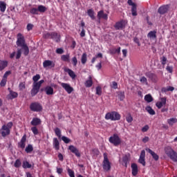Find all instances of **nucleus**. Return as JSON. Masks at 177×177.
<instances>
[{"label": "nucleus", "instance_id": "7ed1b4c3", "mask_svg": "<svg viewBox=\"0 0 177 177\" xmlns=\"http://www.w3.org/2000/svg\"><path fill=\"white\" fill-rule=\"evenodd\" d=\"M13 127V123L12 122H8L7 124L3 125L1 127V136L5 138L8 135H10V129Z\"/></svg>", "mask_w": 177, "mask_h": 177}, {"label": "nucleus", "instance_id": "c85d7f7f", "mask_svg": "<svg viewBox=\"0 0 177 177\" xmlns=\"http://www.w3.org/2000/svg\"><path fill=\"white\" fill-rule=\"evenodd\" d=\"M109 53L111 55H115V53H118V55H120L121 53V47H118V48H113L112 50H110Z\"/></svg>", "mask_w": 177, "mask_h": 177}, {"label": "nucleus", "instance_id": "864d4df0", "mask_svg": "<svg viewBox=\"0 0 177 177\" xmlns=\"http://www.w3.org/2000/svg\"><path fill=\"white\" fill-rule=\"evenodd\" d=\"M72 62L74 67L77 66V64H78V59H77V57H73L72 58Z\"/></svg>", "mask_w": 177, "mask_h": 177}, {"label": "nucleus", "instance_id": "c756f323", "mask_svg": "<svg viewBox=\"0 0 177 177\" xmlns=\"http://www.w3.org/2000/svg\"><path fill=\"white\" fill-rule=\"evenodd\" d=\"M6 67H8V61L0 60V71L4 70Z\"/></svg>", "mask_w": 177, "mask_h": 177}, {"label": "nucleus", "instance_id": "a19ab883", "mask_svg": "<svg viewBox=\"0 0 177 177\" xmlns=\"http://www.w3.org/2000/svg\"><path fill=\"white\" fill-rule=\"evenodd\" d=\"M23 168H31V164H30L28 161H24L22 165Z\"/></svg>", "mask_w": 177, "mask_h": 177}, {"label": "nucleus", "instance_id": "680f3d73", "mask_svg": "<svg viewBox=\"0 0 177 177\" xmlns=\"http://www.w3.org/2000/svg\"><path fill=\"white\" fill-rule=\"evenodd\" d=\"M19 57H21V49H18L17 50L16 59H19Z\"/></svg>", "mask_w": 177, "mask_h": 177}, {"label": "nucleus", "instance_id": "393cba45", "mask_svg": "<svg viewBox=\"0 0 177 177\" xmlns=\"http://www.w3.org/2000/svg\"><path fill=\"white\" fill-rule=\"evenodd\" d=\"M86 88H91L93 85V81H92V76L88 77V80L84 83Z\"/></svg>", "mask_w": 177, "mask_h": 177}, {"label": "nucleus", "instance_id": "b1692460", "mask_svg": "<svg viewBox=\"0 0 177 177\" xmlns=\"http://www.w3.org/2000/svg\"><path fill=\"white\" fill-rule=\"evenodd\" d=\"M44 91H45L46 95H53V93H54L53 88H52V86H46L44 88Z\"/></svg>", "mask_w": 177, "mask_h": 177}, {"label": "nucleus", "instance_id": "aec40b11", "mask_svg": "<svg viewBox=\"0 0 177 177\" xmlns=\"http://www.w3.org/2000/svg\"><path fill=\"white\" fill-rule=\"evenodd\" d=\"M131 169L133 176H136L138 172V165H136V163L131 164Z\"/></svg>", "mask_w": 177, "mask_h": 177}, {"label": "nucleus", "instance_id": "cd10ccee", "mask_svg": "<svg viewBox=\"0 0 177 177\" xmlns=\"http://www.w3.org/2000/svg\"><path fill=\"white\" fill-rule=\"evenodd\" d=\"M30 124H31V125H33L34 127H36V125H39V124H41V119H39L38 118H35L32 119Z\"/></svg>", "mask_w": 177, "mask_h": 177}, {"label": "nucleus", "instance_id": "ea45409f", "mask_svg": "<svg viewBox=\"0 0 177 177\" xmlns=\"http://www.w3.org/2000/svg\"><path fill=\"white\" fill-rule=\"evenodd\" d=\"M64 62H70V55H64L61 57Z\"/></svg>", "mask_w": 177, "mask_h": 177}, {"label": "nucleus", "instance_id": "dca6fc26", "mask_svg": "<svg viewBox=\"0 0 177 177\" xmlns=\"http://www.w3.org/2000/svg\"><path fill=\"white\" fill-rule=\"evenodd\" d=\"M156 31H150L147 37L151 40V41H156L157 39V36L156 35Z\"/></svg>", "mask_w": 177, "mask_h": 177}, {"label": "nucleus", "instance_id": "20e7f679", "mask_svg": "<svg viewBox=\"0 0 177 177\" xmlns=\"http://www.w3.org/2000/svg\"><path fill=\"white\" fill-rule=\"evenodd\" d=\"M105 119L111 120V121H118L121 120V115L118 112L112 111L105 115Z\"/></svg>", "mask_w": 177, "mask_h": 177}, {"label": "nucleus", "instance_id": "69168bd1", "mask_svg": "<svg viewBox=\"0 0 177 177\" xmlns=\"http://www.w3.org/2000/svg\"><path fill=\"white\" fill-rule=\"evenodd\" d=\"M166 70L169 73H172V71H174V67L167 66V68H166Z\"/></svg>", "mask_w": 177, "mask_h": 177}, {"label": "nucleus", "instance_id": "5fc2aeb1", "mask_svg": "<svg viewBox=\"0 0 177 177\" xmlns=\"http://www.w3.org/2000/svg\"><path fill=\"white\" fill-rule=\"evenodd\" d=\"M62 140H63V142H64V143H70L71 140L70 138L66 137V136H62Z\"/></svg>", "mask_w": 177, "mask_h": 177}, {"label": "nucleus", "instance_id": "72a5a7b5", "mask_svg": "<svg viewBox=\"0 0 177 177\" xmlns=\"http://www.w3.org/2000/svg\"><path fill=\"white\" fill-rule=\"evenodd\" d=\"M145 110H147V113L151 115H154L156 114V111H154V109H152L151 106H147Z\"/></svg>", "mask_w": 177, "mask_h": 177}, {"label": "nucleus", "instance_id": "0eeeda50", "mask_svg": "<svg viewBox=\"0 0 177 177\" xmlns=\"http://www.w3.org/2000/svg\"><path fill=\"white\" fill-rule=\"evenodd\" d=\"M17 38L16 41L17 46L21 47V46H24V45H26V40L24 39V36H23L21 33H18Z\"/></svg>", "mask_w": 177, "mask_h": 177}, {"label": "nucleus", "instance_id": "9b49d317", "mask_svg": "<svg viewBox=\"0 0 177 177\" xmlns=\"http://www.w3.org/2000/svg\"><path fill=\"white\" fill-rule=\"evenodd\" d=\"M145 157H146V151L145 150L141 151L138 162H140V164H142L143 167L146 165V161L145 160Z\"/></svg>", "mask_w": 177, "mask_h": 177}, {"label": "nucleus", "instance_id": "49530a36", "mask_svg": "<svg viewBox=\"0 0 177 177\" xmlns=\"http://www.w3.org/2000/svg\"><path fill=\"white\" fill-rule=\"evenodd\" d=\"M14 166L15 167V168H19V167H21V162L20 161V160L17 159L15 161Z\"/></svg>", "mask_w": 177, "mask_h": 177}, {"label": "nucleus", "instance_id": "603ef678", "mask_svg": "<svg viewBox=\"0 0 177 177\" xmlns=\"http://www.w3.org/2000/svg\"><path fill=\"white\" fill-rule=\"evenodd\" d=\"M6 82H8V79H5L3 77L0 82V86H5V85H6Z\"/></svg>", "mask_w": 177, "mask_h": 177}, {"label": "nucleus", "instance_id": "6e6552de", "mask_svg": "<svg viewBox=\"0 0 177 177\" xmlns=\"http://www.w3.org/2000/svg\"><path fill=\"white\" fill-rule=\"evenodd\" d=\"M30 107L32 111H41L42 110V106L38 102L32 103Z\"/></svg>", "mask_w": 177, "mask_h": 177}, {"label": "nucleus", "instance_id": "09e8293b", "mask_svg": "<svg viewBox=\"0 0 177 177\" xmlns=\"http://www.w3.org/2000/svg\"><path fill=\"white\" fill-rule=\"evenodd\" d=\"M118 98L120 100L122 101L124 99H125V94L123 92H120L118 94Z\"/></svg>", "mask_w": 177, "mask_h": 177}, {"label": "nucleus", "instance_id": "a18cd8bd", "mask_svg": "<svg viewBox=\"0 0 177 177\" xmlns=\"http://www.w3.org/2000/svg\"><path fill=\"white\" fill-rule=\"evenodd\" d=\"M131 15H132V16H138V12H137V10H136V6H133L131 8Z\"/></svg>", "mask_w": 177, "mask_h": 177}, {"label": "nucleus", "instance_id": "3c124183", "mask_svg": "<svg viewBox=\"0 0 177 177\" xmlns=\"http://www.w3.org/2000/svg\"><path fill=\"white\" fill-rule=\"evenodd\" d=\"M40 78H41V75L37 74V75L33 76L32 80H33L34 82H38V81H39V80H40Z\"/></svg>", "mask_w": 177, "mask_h": 177}, {"label": "nucleus", "instance_id": "de8ad7c7", "mask_svg": "<svg viewBox=\"0 0 177 177\" xmlns=\"http://www.w3.org/2000/svg\"><path fill=\"white\" fill-rule=\"evenodd\" d=\"M96 95H98V96H100L102 95V87L100 86L96 87Z\"/></svg>", "mask_w": 177, "mask_h": 177}, {"label": "nucleus", "instance_id": "e2e57ef3", "mask_svg": "<svg viewBox=\"0 0 177 177\" xmlns=\"http://www.w3.org/2000/svg\"><path fill=\"white\" fill-rule=\"evenodd\" d=\"M68 173L70 177H75L74 175V171L70 169H68Z\"/></svg>", "mask_w": 177, "mask_h": 177}, {"label": "nucleus", "instance_id": "c03bdc74", "mask_svg": "<svg viewBox=\"0 0 177 177\" xmlns=\"http://www.w3.org/2000/svg\"><path fill=\"white\" fill-rule=\"evenodd\" d=\"M140 82L142 83L144 85H149V83L147 82V78L145 77H142L140 80Z\"/></svg>", "mask_w": 177, "mask_h": 177}, {"label": "nucleus", "instance_id": "412c9836", "mask_svg": "<svg viewBox=\"0 0 177 177\" xmlns=\"http://www.w3.org/2000/svg\"><path fill=\"white\" fill-rule=\"evenodd\" d=\"M17 96H19V94H17V92L10 91V93L7 95V97L8 99H10V100H12L13 99H15V97H17Z\"/></svg>", "mask_w": 177, "mask_h": 177}, {"label": "nucleus", "instance_id": "f257e3e1", "mask_svg": "<svg viewBox=\"0 0 177 177\" xmlns=\"http://www.w3.org/2000/svg\"><path fill=\"white\" fill-rule=\"evenodd\" d=\"M165 153L170 159L174 162H177V153L170 146H167L165 148Z\"/></svg>", "mask_w": 177, "mask_h": 177}, {"label": "nucleus", "instance_id": "4468645a", "mask_svg": "<svg viewBox=\"0 0 177 177\" xmlns=\"http://www.w3.org/2000/svg\"><path fill=\"white\" fill-rule=\"evenodd\" d=\"M97 17L99 19V23H100V19H104V20H107L109 19V15L107 14H104V11L100 10L97 12Z\"/></svg>", "mask_w": 177, "mask_h": 177}, {"label": "nucleus", "instance_id": "473e14b6", "mask_svg": "<svg viewBox=\"0 0 177 177\" xmlns=\"http://www.w3.org/2000/svg\"><path fill=\"white\" fill-rule=\"evenodd\" d=\"M0 10L3 13L6 10V3L4 1H0Z\"/></svg>", "mask_w": 177, "mask_h": 177}, {"label": "nucleus", "instance_id": "f03ea898", "mask_svg": "<svg viewBox=\"0 0 177 177\" xmlns=\"http://www.w3.org/2000/svg\"><path fill=\"white\" fill-rule=\"evenodd\" d=\"M45 82L44 80L39 81L38 82H33L32 88L30 91L31 96H35L39 92L41 86Z\"/></svg>", "mask_w": 177, "mask_h": 177}, {"label": "nucleus", "instance_id": "bf43d9fd", "mask_svg": "<svg viewBox=\"0 0 177 177\" xmlns=\"http://www.w3.org/2000/svg\"><path fill=\"white\" fill-rule=\"evenodd\" d=\"M126 120L127 122H132V121H133V118H132L131 115H129L127 116Z\"/></svg>", "mask_w": 177, "mask_h": 177}, {"label": "nucleus", "instance_id": "8fccbe9b", "mask_svg": "<svg viewBox=\"0 0 177 177\" xmlns=\"http://www.w3.org/2000/svg\"><path fill=\"white\" fill-rule=\"evenodd\" d=\"M30 12L32 15H38V8H32Z\"/></svg>", "mask_w": 177, "mask_h": 177}, {"label": "nucleus", "instance_id": "c9c22d12", "mask_svg": "<svg viewBox=\"0 0 177 177\" xmlns=\"http://www.w3.org/2000/svg\"><path fill=\"white\" fill-rule=\"evenodd\" d=\"M87 60H88L87 55H86V53H84L82 54V57H81L82 64H85V63H86Z\"/></svg>", "mask_w": 177, "mask_h": 177}, {"label": "nucleus", "instance_id": "4d7b16f0", "mask_svg": "<svg viewBox=\"0 0 177 177\" xmlns=\"http://www.w3.org/2000/svg\"><path fill=\"white\" fill-rule=\"evenodd\" d=\"M111 88L113 89H118V84L116 82H113L112 84L111 85Z\"/></svg>", "mask_w": 177, "mask_h": 177}, {"label": "nucleus", "instance_id": "6ab92c4d", "mask_svg": "<svg viewBox=\"0 0 177 177\" xmlns=\"http://www.w3.org/2000/svg\"><path fill=\"white\" fill-rule=\"evenodd\" d=\"M50 38L53 39V41H55V42H59V41H60V35L56 32H52L50 33Z\"/></svg>", "mask_w": 177, "mask_h": 177}, {"label": "nucleus", "instance_id": "052dcab7", "mask_svg": "<svg viewBox=\"0 0 177 177\" xmlns=\"http://www.w3.org/2000/svg\"><path fill=\"white\" fill-rule=\"evenodd\" d=\"M31 131L33 132L34 135H38V129H37V127H32Z\"/></svg>", "mask_w": 177, "mask_h": 177}, {"label": "nucleus", "instance_id": "a878e982", "mask_svg": "<svg viewBox=\"0 0 177 177\" xmlns=\"http://www.w3.org/2000/svg\"><path fill=\"white\" fill-rule=\"evenodd\" d=\"M53 145L55 150H59L60 149V142H59V140L57 138H53Z\"/></svg>", "mask_w": 177, "mask_h": 177}, {"label": "nucleus", "instance_id": "774afa93", "mask_svg": "<svg viewBox=\"0 0 177 177\" xmlns=\"http://www.w3.org/2000/svg\"><path fill=\"white\" fill-rule=\"evenodd\" d=\"M133 41L138 45V46H140V42L139 41V39L137 37L133 38Z\"/></svg>", "mask_w": 177, "mask_h": 177}, {"label": "nucleus", "instance_id": "f3484780", "mask_svg": "<svg viewBox=\"0 0 177 177\" xmlns=\"http://www.w3.org/2000/svg\"><path fill=\"white\" fill-rule=\"evenodd\" d=\"M158 13L160 15H165V13H167L168 12V6H160L158 10Z\"/></svg>", "mask_w": 177, "mask_h": 177}, {"label": "nucleus", "instance_id": "37998d69", "mask_svg": "<svg viewBox=\"0 0 177 177\" xmlns=\"http://www.w3.org/2000/svg\"><path fill=\"white\" fill-rule=\"evenodd\" d=\"M167 57L165 56H162L160 57V63L162 66H165L167 64Z\"/></svg>", "mask_w": 177, "mask_h": 177}, {"label": "nucleus", "instance_id": "13d9d810", "mask_svg": "<svg viewBox=\"0 0 177 177\" xmlns=\"http://www.w3.org/2000/svg\"><path fill=\"white\" fill-rule=\"evenodd\" d=\"M11 74H12V72H10V71H6L4 73L3 78L8 80V77H9V75H10Z\"/></svg>", "mask_w": 177, "mask_h": 177}, {"label": "nucleus", "instance_id": "0e129e2a", "mask_svg": "<svg viewBox=\"0 0 177 177\" xmlns=\"http://www.w3.org/2000/svg\"><path fill=\"white\" fill-rule=\"evenodd\" d=\"M149 125H145L144 127L142 128V132H147L149 129Z\"/></svg>", "mask_w": 177, "mask_h": 177}, {"label": "nucleus", "instance_id": "f704fd0d", "mask_svg": "<svg viewBox=\"0 0 177 177\" xmlns=\"http://www.w3.org/2000/svg\"><path fill=\"white\" fill-rule=\"evenodd\" d=\"M38 12H40V13H45L46 12L47 8L44 6L40 5L37 8Z\"/></svg>", "mask_w": 177, "mask_h": 177}, {"label": "nucleus", "instance_id": "4be33fe9", "mask_svg": "<svg viewBox=\"0 0 177 177\" xmlns=\"http://www.w3.org/2000/svg\"><path fill=\"white\" fill-rule=\"evenodd\" d=\"M131 156L129 154L124 155L122 158V165H124V167H127L128 162H129V158Z\"/></svg>", "mask_w": 177, "mask_h": 177}, {"label": "nucleus", "instance_id": "ddd939ff", "mask_svg": "<svg viewBox=\"0 0 177 177\" xmlns=\"http://www.w3.org/2000/svg\"><path fill=\"white\" fill-rule=\"evenodd\" d=\"M160 101L156 102V106L158 107V109H161L163 106H165L167 104V97H160Z\"/></svg>", "mask_w": 177, "mask_h": 177}, {"label": "nucleus", "instance_id": "58836bf2", "mask_svg": "<svg viewBox=\"0 0 177 177\" xmlns=\"http://www.w3.org/2000/svg\"><path fill=\"white\" fill-rule=\"evenodd\" d=\"M55 133L57 136H58L59 138H62V131H60V129L59 128H55Z\"/></svg>", "mask_w": 177, "mask_h": 177}, {"label": "nucleus", "instance_id": "423d86ee", "mask_svg": "<svg viewBox=\"0 0 177 177\" xmlns=\"http://www.w3.org/2000/svg\"><path fill=\"white\" fill-rule=\"evenodd\" d=\"M104 160L102 162V167L104 171H110L111 169V165H110V161H109V158H107V154L104 153Z\"/></svg>", "mask_w": 177, "mask_h": 177}, {"label": "nucleus", "instance_id": "1a4fd4ad", "mask_svg": "<svg viewBox=\"0 0 177 177\" xmlns=\"http://www.w3.org/2000/svg\"><path fill=\"white\" fill-rule=\"evenodd\" d=\"M61 86L70 95L72 92L74 91V88L67 83H61Z\"/></svg>", "mask_w": 177, "mask_h": 177}, {"label": "nucleus", "instance_id": "7c9ffc66", "mask_svg": "<svg viewBox=\"0 0 177 177\" xmlns=\"http://www.w3.org/2000/svg\"><path fill=\"white\" fill-rule=\"evenodd\" d=\"M21 48L24 50V55L25 56H28V53H30V49L28 48L27 44L22 46Z\"/></svg>", "mask_w": 177, "mask_h": 177}, {"label": "nucleus", "instance_id": "9d476101", "mask_svg": "<svg viewBox=\"0 0 177 177\" xmlns=\"http://www.w3.org/2000/svg\"><path fill=\"white\" fill-rule=\"evenodd\" d=\"M44 68H53L55 67V62L53 61L47 59L43 62Z\"/></svg>", "mask_w": 177, "mask_h": 177}, {"label": "nucleus", "instance_id": "f8f14e48", "mask_svg": "<svg viewBox=\"0 0 177 177\" xmlns=\"http://www.w3.org/2000/svg\"><path fill=\"white\" fill-rule=\"evenodd\" d=\"M68 149L70 150V151H71V153H73V154H75L76 157H81V153H80V151L74 145H70L68 147Z\"/></svg>", "mask_w": 177, "mask_h": 177}, {"label": "nucleus", "instance_id": "bb28decb", "mask_svg": "<svg viewBox=\"0 0 177 177\" xmlns=\"http://www.w3.org/2000/svg\"><path fill=\"white\" fill-rule=\"evenodd\" d=\"M114 27L115 30H122V28H124V21L117 22Z\"/></svg>", "mask_w": 177, "mask_h": 177}, {"label": "nucleus", "instance_id": "39448f33", "mask_svg": "<svg viewBox=\"0 0 177 177\" xmlns=\"http://www.w3.org/2000/svg\"><path fill=\"white\" fill-rule=\"evenodd\" d=\"M109 141L115 146H119L121 145V138L118 136V134L115 133L109 138Z\"/></svg>", "mask_w": 177, "mask_h": 177}, {"label": "nucleus", "instance_id": "2f4dec72", "mask_svg": "<svg viewBox=\"0 0 177 177\" xmlns=\"http://www.w3.org/2000/svg\"><path fill=\"white\" fill-rule=\"evenodd\" d=\"M87 15L89 16V17H91L92 20H95V19H96V17H95V11H93L92 9L88 10Z\"/></svg>", "mask_w": 177, "mask_h": 177}, {"label": "nucleus", "instance_id": "2eb2a0df", "mask_svg": "<svg viewBox=\"0 0 177 177\" xmlns=\"http://www.w3.org/2000/svg\"><path fill=\"white\" fill-rule=\"evenodd\" d=\"M26 140H27V136L24 135L21 139L20 142L18 143L19 147H21V149H24V147H26Z\"/></svg>", "mask_w": 177, "mask_h": 177}, {"label": "nucleus", "instance_id": "338daca9", "mask_svg": "<svg viewBox=\"0 0 177 177\" xmlns=\"http://www.w3.org/2000/svg\"><path fill=\"white\" fill-rule=\"evenodd\" d=\"M32 27H34V25H32L31 24H28L27 25L26 28H27L28 31H31V30H32Z\"/></svg>", "mask_w": 177, "mask_h": 177}, {"label": "nucleus", "instance_id": "4c0bfd02", "mask_svg": "<svg viewBox=\"0 0 177 177\" xmlns=\"http://www.w3.org/2000/svg\"><path fill=\"white\" fill-rule=\"evenodd\" d=\"M167 122H168L169 125H173L174 124H176L177 119L174 118L168 119L167 120Z\"/></svg>", "mask_w": 177, "mask_h": 177}, {"label": "nucleus", "instance_id": "e433bc0d", "mask_svg": "<svg viewBox=\"0 0 177 177\" xmlns=\"http://www.w3.org/2000/svg\"><path fill=\"white\" fill-rule=\"evenodd\" d=\"M145 102H147V103H151V101L153 100V97H151V95L147 94L145 96Z\"/></svg>", "mask_w": 177, "mask_h": 177}, {"label": "nucleus", "instance_id": "6e6d98bb", "mask_svg": "<svg viewBox=\"0 0 177 177\" xmlns=\"http://www.w3.org/2000/svg\"><path fill=\"white\" fill-rule=\"evenodd\" d=\"M19 88L20 91H23V89H26V83L20 82L19 85Z\"/></svg>", "mask_w": 177, "mask_h": 177}, {"label": "nucleus", "instance_id": "5701e85b", "mask_svg": "<svg viewBox=\"0 0 177 177\" xmlns=\"http://www.w3.org/2000/svg\"><path fill=\"white\" fill-rule=\"evenodd\" d=\"M64 72L65 73H68V75L71 77V78H72L73 80H74V78H75L76 75L75 73H74V71H73V70L70 69V68H65L64 69Z\"/></svg>", "mask_w": 177, "mask_h": 177}, {"label": "nucleus", "instance_id": "a211bd4d", "mask_svg": "<svg viewBox=\"0 0 177 177\" xmlns=\"http://www.w3.org/2000/svg\"><path fill=\"white\" fill-rule=\"evenodd\" d=\"M147 151H148V153H149V154H151V156H152L153 160H155V161H158V159L160 158V157L158 156V155H157V153H156L154 151H153V150L150 149H146Z\"/></svg>", "mask_w": 177, "mask_h": 177}, {"label": "nucleus", "instance_id": "79ce46f5", "mask_svg": "<svg viewBox=\"0 0 177 177\" xmlns=\"http://www.w3.org/2000/svg\"><path fill=\"white\" fill-rule=\"evenodd\" d=\"M32 150H34V148L32 147V145H28L25 151H26L27 153H31V151H32Z\"/></svg>", "mask_w": 177, "mask_h": 177}]
</instances>
